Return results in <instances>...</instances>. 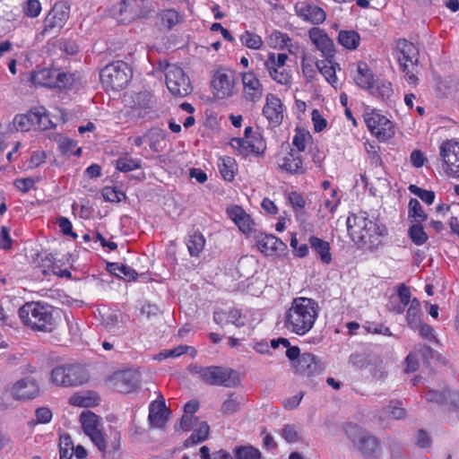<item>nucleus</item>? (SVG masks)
Segmentation results:
<instances>
[{
    "label": "nucleus",
    "instance_id": "21",
    "mask_svg": "<svg viewBox=\"0 0 459 459\" xmlns=\"http://www.w3.org/2000/svg\"><path fill=\"white\" fill-rule=\"evenodd\" d=\"M39 391V385L32 377L20 379L11 388V394L16 400L33 399L38 395Z\"/></svg>",
    "mask_w": 459,
    "mask_h": 459
},
{
    "label": "nucleus",
    "instance_id": "54",
    "mask_svg": "<svg viewBox=\"0 0 459 459\" xmlns=\"http://www.w3.org/2000/svg\"><path fill=\"white\" fill-rule=\"evenodd\" d=\"M110 267L114 273L119 277H125L129 281L136 279L137 273L128 265L113 263Z\"/></svg>",
    "mask_w": 459,
    "mask_h": 459
},
{
    "label": "nucleus",
    "instance_id": "8",
    "mask_svg": "<svg viewBox=\"0 0 459 459\" xmlns=\"http://www.w3.org/2000/svg\"><path fill=\"white\" fill-rule=\"evenodd\" d=\"M364 120L368 130L379 141L385 142L394 135L393 123L377 110L367 111L364 115Z\"/></svg>",
    "mask_w": 459,
    "mask_h": 459
},
{
    "label": "nucleus",
    "instance_id": "27",
    "mask_svg": "<svg viewBox=\"0 0 459 459\" xmlns=\"http://www.w3.org/2000/svg\"><path fill=\"white\" fill-rule=\"evenodd\" d=\"M160 400L152 401L149 405V421L152 426L161 428L167 421L166 405L161 394Z\"/></svg>",
    "mask_w": 459,
    "mask_h": 459
},
{
    "label": "nucleus",
    "instance_id": "12",
    "mask_svg": "<svg viewBox=\"0 0 459 459\" xmlns=\"http://www.w3.org/2000/svg\"><path fill=\"white\" fill-rule=\"evenodd\" d=\"M227 214L247 238H252L259 230L255 221L241 206L227 208Z\"/></svg>",
    "mask_w": 459,
    "mask_h": 459
},
{
    "label": "nucleus",
    "instance_id": "33",
    "mask_svg": "<svg viewBox=\"0 0 459 459\" xmlns=\"http://www.w3.org/2000/svg\"><path fill=\"white\" fill-rule=\"evenodd\" d=\"M338 43L347 50H356L360 43L359 34L353 30H342L338 33Z\"/></svg>",
    "mask_w": 459,
    "mask_h": 459
},
{
    "label": "nucleus",
    "instance_id": "9",
    "mask_svg": "<svg viewBox=\"0 0 459 459\" xmlns=\"http://www.w3.org/2000/svg\"><path fill=\"white\" fill-rule=\"evenodd\" d=\"M80 421L84 433L91 438L92 443L100 451L105 452L107 449V443L100 430L99 416L90 411H83L80 416Z\"/></svg>",
    "mask_w": 459,
    "mask_h": 459
},
{
    "label": "nucleus",
    "instance_id": "42",
    "mask_svg": "<svg viewBox=\"0 0 459 459\" xmlns=\"http://www.w3.org/2000/svg\"><path fill=\"white\" fill-rule=\"evenodd\" d=\"M420 303L417 299H412L406 314L408 325L411 329H417L421 322Z\"/></svg>",
    "mask_w": 459,
    "mask_h": 459
},
{
    "label": "nucleus",
    "instance_id": "30",
    "mask_svg": "<svg viewBox=\"0 0 459 459\" xmlns=\"http://www.w3.org/2000/svg\"><path fill=\"white\" fill-rule=\"evenodd\" d=\"M138 0H122L118 6L114 7L113 14L121 22H130L136 15L134 6Z\"/></svg>",
    "mask_w": 459,
    "mask_h": 459
},
{
    "label": "nucleus",
    "instance_id": "32",
    "mask_svg": "<svg viewBox=\"0 0 459 459\" xmlns=\"http://www.w3.org/2000/svg\"><path fill=\"white\" fill-rule=\"evenodd\" d=\"M102 318V325L110 333L119 334L122 332V325L119 320V313L115 310L106 309L100 311Z\"/></svg>",
    "mask_w": 459,
    "mask_h": 459
},
{
    "label": "nucleus",
    "instance_id": "5",
    "mask_svg": "<svg viewBox=\"0 0 459 459\" xmlns=\"http://www.w3.org/2000/svg\"><path fill=\"white\" fill-rule=\"evenodd\" d=\"M132 78V71L123 61H116L106 65L100 71V80L107 89L119 91L124 89Z\"/></svg>",
    "mask_w": 459,
    "mask_h": 459
},
{
    "label": "nucleus",
    "instance_id": "22",
    "mask_svg": "<svg viewBox=\"0 0 459 459\" xmlns=\"http://www.w3.org/2000/svg\"><path fill=\"white\" fill-rule=\"evenodd\" d=\"M346 432L349 436H351L353 432H359V435L358 437V440L355 437H352L351 438L352 441L357 444L359 450H360L366 456L369 457L376 453L378 447V443L374 437L361 433L360 429L356 425H349L346 429Z\"/></svg>",
    "mask_w": 459,
    "mask_h": 459
},
{
    "label": "nucleus",
    "instance_id": "17",
    "mask_svg": "<svg viewBox=\"0 0 459 459\" xmlns=\"http://www.w3.org/2000/svg\"><path fill=\"white\" fill-rule=\"evenodd\" d=\"M277 165L281 171L290 174H304L307 170L302 155L294 149L280 154Z\"/></svg>",
    "mask_w": 459,
    "mask_h": 459
},
{
    "label": "nucleus",
    "instance_id": "28",
    "mask_svg": "<svg viewBox=\"0 0 459 459\" xmlns=\"http://www.w3.org/2000/svg\"><path fill=\"white\" fill-rule=\"evenodd\" d=\"M308 243L312 251L323 264H330L332 263L333 256L331 254V246L328 241L316 236H311L308 239Z\"/></svg>",
    "mask_w": 459,
    "mask_h": 459
},
{
    "label": "nucleus",
    "instance_id": "15",
    "mask_svg": "<svg viewBox=\"0 0 459 459\" xmlns=\"http://www.w3.org/2000/svg\"><path fill=\"white\" fill-rule=\"evenodd\" d=\"M243 98L249 102H258L264 94V87L259 78L253 71L242 72L240 74Z\"/></svg>",
    "mask_w": 459,
    "mask_h": 459
},
{
    "label": "nucleus",
    "instance_id": "55",
    "mask_svg": "<svg viewBox=\"0 0 459 459\" xmlns=\"http://www.w3.org/2000/svg\"><path fill=\"white\" fill-rule=\"evenodd\" d=\"M55 75H56V76H55V88H59V89L70 88L74 82V76L72 74L61 72V71L56 69Z\"/></svg>",
    "mask_w": 459,
    "mask_h": 459
},
{
    "label": "nucleus",
    "instance_id": "58",
    "mask_svg": "<svg viewBox=\"0 0 459 459\" xmlns=\"http://www.w3.org/2000/svg\"><path fill=\"white\" fill-rule=\"evenodd\" d=\"M41 4L39 0H27L22 4L23 13L30 18H36L40 14Z\"/></svg>",
    "mask_w": 459,
    "mask_h": 459
},
{
    "label": "nucleus",
    "instance_id": "37",
    "mask_svg": "<svg viewBox=\"0 0 459 459\" xmlns=\"http://www.w3.org/2000/svg\"><path fill=\"white\" fill-rule=\"evenodd\" d=\"M41 115L37 113H28L16 115L13 118V126L16 130L26 132L30 130L35 122H39Z\"/></svg>",
    "mask_w": 459,
    "mask_h": 459
},
{
    "label": "nucleus",
    "instance_id": "56",
    "mask_svg": "<svg viewBox=\"0 0 459 459\" xmlns=\"http://www.w3.org/2000/svg\"><path fill=\"white\" fill-rule=\"evenodd\" d=\"M310 139V134L308 132H306L301 129H296L295 135L292 139V145L297 148V152L299 153L304 152L307 147V142Z\"/></svg>",
    "mask_w": 459,
    "mask_h": 459
},
{
    "label": "nucleus",
    "instance_id": "13",
    "mask_svg": "<svg viewBox=\"0 0 459 459\" xmlns=\"http://www.w3.org/2000/svg\"><path fill=\"white\" fill-rule=\"evenodd\" d=\"M69 14L70 8L65 3H56L44 20L42 33L47 34L56 29H62L67 22Z\"/></svg>",
    "mask_w": 459,
    "mask_h": 459
},
{
    "label": "nucleus",
    "instance_id": "52",
    "mask_svg": "<svg viewBox=\"0 0 459 459\" xmlns=\"http://www.w3.org/2000/svg\"><path fill=\"white\" fill-rule=\"evenodd\" d=\"M236 459H261V452L252 446H243L236 447L235 451Z\"/></svg>",
    "mask_w": 459,
    "mask_h": 459
},
{
    "label": "nucleus",
    "instance_id": "50",
    "mask_svg": "<svg viewBox=\"0 0 459 459\" xmlns=\"http://www.w3.org/2000/svg\"><path fill=\"white\" fill-rule=\"evenodd\" d=\"M268 44L274 48L283 49L284 45L290 41L288 34L278 30H273L267 37Z\"/></svg>",
    "mask_w": 459,
    "mask_h": 459
},
{
    "label": "nucleus",
    "instance_id": "2",
    "mask_svg": "<svg viewBox=\"0 0 459 459\" xmlns=\"http://www.w3.org/2000/svg\"><path fill=\"white\" fill-rule=\"evenodd\" d=\"M319 307L312 299L299 297L292 300L284 316V327L303 336L313 327L318 317Z\"/></svg>",
    "mask_w": 459,
    "mask_h": 459
},
{
    "label": "nucleus",
    "instance_id": "35",
    "mask_svg": "<svg viewBox=\"0 0 459 459\" xmlns=\"http://www.w3.org/2000/svg\"><path fill=\"white\" fill-rule=\"evenodd\" d=\"M88 379L89 375L83 367L80 365H68L66 387L82 385L86 383Z\"/></svg>",
    "mask_w": 459,
    "mask_h": 459
},
{
    "label": "nucleus",
    "instance_id": "39",
    "mask_svg": "<svg viewBox=\"0 0 459 459\" xmlns=\"http://www.w3.org/2000/svg\"><path fill=\"white\" fill-rule=\"evenodd\" d=\"M218 168L221 177L226 181H232L235 178L237 171V164L233 158L230 156H224L219 159Z\"/></svg>",
    "mask_w": 459,
    "mask_h": 459
},
{
    "label": "nucleus",
    "instance_id": "14",
    "mask_svg": "<svg viewBox=\"0 0 459 459\" xmlns=\"http://www.w3.org/2000/svg\"><path fill=\"white\" fill-rule=\"evenodd\" d=\"M110 382L117 392L128 394L138 388L141 377L136 370L118 371L110 377Z\"/></svg>",
    "mask_w": 459,
    "mask_h": 459
},
{
    "label": "nucleus",
    "instance_id": "25",
    "mask_svg": "<svg viewBox=\"0 0 459 459\" xmlns=\"http://www.w3.org/2000/svg\"><path fill=\"white\" fill-rule=\"evenodd\" d=\"M230 145L243 156L259 154L264 149L263 142L254 137L233 138Z\"/></svg>",
    "mask_w": 459,
    "mask_h": 459
},
{
    "label": "nucleus",
    "instance_id": "19",
    "mask_svg": "<svg viewBox=\"0 0 459 459\" xmlns=\"http://www.w3.org/2000/svg\"><path fill=\"white\" fill-rule=\"evenodd\" d=\"M213 93L218 99H227L235 94V82L231 75L217 71L212 81Z\"/></svg>",
    "mask_w": 459,
    "mask_h": 459
},
{
    "label": "nucleus",
    "instance_id": "44",
    "mask_svg": "<svg viewBox=\"0 0 459 459\" xmlns=\"http://www.w3.org/2000/svg\"><path fill=\"white\" fill-rule=\"evenodd\" d=\"M154 136L165 139L166 134L160 128H152L143 135L129 138L128 140L132 141L133 143L137 147H140L144 142L148 140L150 142V148L152 150H156V143L152 141Z\"/></svg>",
    "mask_w": 459,
    "mask_h": 459
},
{
    "label": "nucleus",
    "instance_id": "4",
    "mask_svg": "<svg viewBox=\"0 0 459 459\" xmlns=\"http://www.w3.org/2000/svg\"><path fill=\"white\" fill-rule=\"evenodd\" d=\"M187 370L190 374L197 376L203 382L211 385L232 387L238 382L237 373L229 368L203 367L198 364H190Z\"/></svg>",
    "mask_w": 459,
    "mask_h": 459
},
{
    "label": "nucleus",
    "instance_id": "60",
    "mask_svg": "<svg viewBox=\"0 0 459 459\" xmlns=\"http://www.w3.org/2000/svg\"><path fill=\"white\" fill-rule=\"evenodd\" d=\"M288 200L294 210L296 215L302 213L306 205V201L303 196L298 192H290Z\"/></svg>",
    "mask_w": 459,
    "mask_h": 459
},
{
    "label": "nucleus",
    "instance_id": "40",
    "mask_svg": "<svg viewBox=\"0 0 459 459\" xmlns=\"http://www.w3.org/2000/svg\"><path fill=\"white\" fill-rule=\"evenodd\" d=\"M267 70L269 76L275 82L281 84L286 87H290L292 82V76L289 70L285 67L278 68L274 66H264Z\"/></svg>",
    "mask_w": 459,
    "mask_h": 459
},
{
    "label": "nucleus",
    "instance_id": "45",
    "mask_svg": "<svg viewBox=\"0 0 459 459\" xmlns=\"http://www.w3.org/2000/svg\"><path fill=\"white\" fill-rule=\"evenodd\" d=\"M210 427L206 422H201L199 427L185 441V446L189 447L204 442L208 438Z\"/></svg>",
    "mask_w": 459,
    "mask_h": 459
},
{
    "label": "nucleus",
    "instance_id": "51",
    "mask_svg": "<svg viewBox=\"0 0 459 459\" xmlns=\"http://www.w3.org/2000/svg\"><path fill=\"white\" fill-rule=\"evenodd\" d=\"M408 215L417 222H422L427 220V214L424 212L420 203L415 198H411L409 202Z\"/></svg>",
    "mask_w": 459,
    "mask_h": 459
},
{
    "label": "nucleus",
    "instance_id": "63",
    "mask_svg": "<svg viewBox=\"0 0 459 459\" xmlns=\"http://www.w3.org/2000/svg\"><path fill=\"white\" fill-rule=\"evenodd\" d=\"M102 195L106 201L113 203L120 202L126 197L125 194L122 191L117 190L116 187L113 186H105L102 189Z\"/></svg>",
    "mask_w": 459,
    "mask_h": 459
},
{
    "label": "nucleus",
    "instance_id": "31",
    "mask_svg": "<svg viewBox=\"0 0 459 459\" xmlns=\"http://www.w3.org/2000/svg\"><path fill=\"white\" fill-rule=\"evenodd\" d=\"M426 400L431 403H443L448 399L451 403L459 408V393L458 392H451L449 390H445L444 392H439L436 390H429L425 394Z\"/></svg>",
    "mask_w": 459,
    "mask_h": 459
},
{
    "label": "nucleus",
    "instance_id": "7",
    "mask_svg": "<svg viewBox=\"0 0 459 459\" xmlns=\"http://www.w3.org/2000/svg\"><path fill=\"white\" fill-rule=\"evenodd\" d=\"M166 85L176 97H185L191 93L192 85L183 69L176 65H168L165 71Z\"/></svg>",
    "mask_w": 459,
    "mask_h": 459
},
{
    "label": "nucleus",
    "instance_id": "59",
    "mask_svg": "<svg viewBox=\"0 0 459 459\" xmlns=\"http://www.w3.org/2000/svg\"><path fill=\"white\" fill-rule=\"evenodd\" d=\"M409 191L428 204H433L435 200V193L433 191L422 189L415 185H410Z\"/></svg>",
    "mask_w": 459,
    "mask_h": 459
},
{
    "label": "nucleus",
    "instance_id": "61",
    "mask_svg": "<svg viewBox=\"0 0 459 459\" xmlns=\"http://www.w3.org/2000/svg\"><path fill=\"white\" fill-rule=\"evenodd\" d=\"M288 60V56L284 53H269L267 59L264 62V66H274L278 68L285 67V64Z\"/></svg>",
    "mask_w": 459,
    "mask_h": 459
},
{
    "label": "nucleus",
    "instance_id": "57",
    "mask_svg": "<svg viewBox=\"0 0 459 459\" xmlns=\"http://www.w3.org/2000/svg\"><path fill=\"white\" fill-rule=\"evenodd\" d=\"M39 181V178H21L13 181L14 186L22 193H28L35 187V184Z\"/></svg>",
    "mask_w": 459,
    "mask_h": 459
},
{
    "label": "nucleus",
    "instance_id": "24",
    "mask_svg": "<svg viewBox=\"0 0 459 459\" xmlns=\"http://www.w3.org/2000/svg\"><path fill=\"white\" fill-rule=\"evenodd\" d=\"M153 113V100L146 92L137 94L134 105L131 108L129 116L132 118H151Z\"/></svg>",
    "mask_w": 459,
    "mask_h": 459
},
{
    "label": "nucleus",
    "instance_id": "20",
    "mask_svg": "<svg viewBox=\"0 0 459 459\" xmlns=\"http://www.w3.org/2000/svg\"><path fill=\"white\" fill-rule=\"evenodd\" d=\"M259 251L265 255H273L278 250H281L284 243L272 234H267L258 230L252 237Z\"/></svg>",
    "mask_w": 459,
    "mask_h": 459
},
{
    "label": "nucleus",
    "instance_id": "3",
    "mask_svg": "<svg viewBox=\"0 0 459 459\" xmlns=\"http://www.w3.org/2000/svg\"><path fill=\"white\" fill-rule=\"evenodd\" d=\"M54 308L44 302H28L19 309L22 323L33 331L52 332L56 327Z\"/></svg>",
    "mask_w": 459,
    "mask_h": 459
},
{
    "label": "nucleus",
    "instance_id": "41",
    "mask_svg": "<svg viewBox=\"0 0 459 459\" xmlns=\"http://www.w3.org/2000/svg\"><path fill=\"white\" fill-rule=\"evenodd\" d=\"M160 24L168 30L183 21V16L175 9H165L158 13Z\"/></svg>",
    "mask_w": 459,
    "mask_h": 459
},
{
    "label": "nucleus",
    "instance_id": "43",
    "mask_svg": "<svg viewBox=\"0 0 459 459\" xmlns=\"http://www.w3.org/2000/svg\"><path fill=\"white\" fill-rule=\"evenodd\" d=\"M142 167V160L124 154L116 160V169L121 172H130Z\"/></svg>",
    "mask_w": 459,
    "mask_h": 459
},
{
    "label": "nucleus",
    "instance_id": "16",
    "mask_svg": "<svg viewBox=\"0 0 459 459\" xmlns=\"http://www.w3.org/2000/svg\"><path fill=\"white\" fill-rule=\"evenodd\" d=\"M294 9L302 21L311 24L319 25L326 20V13L311 2L299 1L295 4Z\"/></svg>",
    "mask_w": 459,
    "mask_h": 459
},
{
    "label": "nucleus",
    "instance_id": "6",
    "mask_svg": "<svg viewBox=\"0 0 459 459\" xmlns=\"http://www.w3.org/2000/svg\"><path fill=\"white\" fill-rule=\"evenodd\" d=\"M438 150L439 160L444 172L449 177L459 178V140L443 141Z\"/></svg>",
    "mask_w": 459,
    "mask_h": 459
},
{
    "label": "nucleus",
    "instance_id": "48",
    "mask_svg": "<svg viewBox=\"0 0 459 459\" xmlns=\"http://www.w3.org/2000/svg\"><path fill=\"white\" fill-rule=\"evenodd\" d=\"M239 39L244 46L255 50L260 49L264 44V41L259 35L249 30L244 31Z\"/></svg>",
    "mask_w": 459,
    "mask_h": 459
},
{
    "label": "nucleus",
    "instance_id": "36",
    "mask_svg": "<svg viewBox=\"0 0 459 459\" xmlns=\"http://www.w3.org/2000/svg\"><path fill=\"white\" fill-rule=\"evenodd\" d=\"M190 353L192 358L196 356V351L194 347L181 344L173 349L162 350L154 356V359L164 360L169 358H178L183 354Z\"/></svg>",
    "mask_w": 459,
    "mask_h": 459
},
{
    "label": "nucleus",
    "instance_id": "46",
    "mask_svg": "<svg viewBox=\"0 0 459 459\" xmlns=\"http://www.w3.org/2000/svg\"><path fill=\"white\" fill-rule=\"evenodd\" d=\"M316 63V61H315V58L312 56L303 53L301 58V70L304 77L307 81H312L316 76L318 69Z\"/></svg>",
    "mask_w": 459,
    "mask_h": 459
},
{
    "label": "nucleus",
    "instance_id": "18",
    "mask_svg": "<svg viewBox=\"0 0 459 459\" xmlns=\"http://www.w3.org/2000/svg\"><path fill=\"white\" fill-rule=\"evenodd\" d=\"M351 76L354 83L363 89L369 90L375 83V76L368 65L364 61H359L350 65Z\"/></svg>",
    "mask_w": 459,
    "mask_h": 459
},
{
    "label": "nucleus",
    "instance_id": "29",
    "mask_svg": "<svg viewBox=\"0 0 459 459\" xmlns=\"http://www.w3.org/2000/svg\"><path fill=\"white\" fill-rule=\"evenodd\" d=\"M316 67L318 72L324 76L328 83L333 87L339 86V80L336 75V69H340L337 63H333V59L316 60Z\"/></svg>",
    "mask_w": 459,
    "mask_h": 459
},
{
    "label": "nucleus",
    "instance_id": "10",
    "mask_svg": "<svg viewBox=\"0 0 459 459\" xmlns=\"http://www.w3.org/2000/svg\"><path fill=\"white\" fill-rule=\"evenodd\" d=\"M394 56L398 61L403 71L409 68H414L419 61V49L411 42L402 39L396 42L395 48L393 52Z\"/></svg>",
    "mask_w": 459,
    "mask_h": 459
},
{
    "label": "nucleus",
    "instance_id": "34",
    "mask_svg": "<svg viewBox=\"0 0 459 459\" xmlns=\"http://www.w3.org/2000/svg\"><path fill=\"white\" fill-rule=\"evenodd\" d=\"M55 74L56 69H39L32 73L31 82L35 85L55 88Z\"/></svg>",
    "mask_w": 459,
    "mask_h": 459
},
{
    "label": "nucleus",
    "instance_id": "49",
    "mask_svg": "<svg viewBox=\"0 0 459 459\" xmlns=\"http://www.w3.org/2000/svg\"><path fill=\"white\" fill-rule=\"evenodd\" d=\"M409 236L411 241L417 246H421L428 240V235L425 232L421 222H417L410 227Z\"/></svg>",
    "mask_w": 459,
    "mask_h": 459
},
{
    "label": "nucleus",
    "instance_id": "23",
    "mask_svg": "<svg viewBox=\"0 0 459 459\" xmlns=\"http://www.w3.org/2000/svg\"><path fill=\"white\" fill-rule=\"evenodd\" d=\"M296 371L306 376L322 373L325 369L323 363L311 353H303L295 364Z\"/></svg>",
    "mask_w": 459,
    "mask_h": 459
},
{
    "label": "nucleus",
    "instance_id": "62",
    "mask_svg": "<svg viewBox=\"0 0 459 459\" xmlns=\"http://www.w3.org/2000/svg\"><path fill=\"white\" fill-rule=\"evenodd\" d=\"M362 329L368 333L383 334L387 336L392 335L390 329L382 324L366 322L362 325Z\"/></svg>",
    "mask_w": 459,
    "mask_h": 459
},
{
    "label": "nucleus",
    "instance_id": "64",
    "mask_svg": "<svg viewBox=\"0 0 459 459\" xmlns=\"http://www.w3.org/2000/svg\"><path fill=\"white\" fill-rule=\"evenodd\" d=\"M281 437L288 443H296L299 440L298 429L294 425H285L281 429Z\"/></svg>",
    "mask_w": 459,
    "mask_h": 459
},
{
    "label": "nucleus",
    "instance_id": "53",
    "mask_svg": "<svg viewBox=\"0 0 459 459\" xmlns=\"http://www.w3.org/2000/svg\"><path fill=\"white\" fill-rule=\"evenodd\" d=\"M68 376V365H62L52 369L50 379L51 382L58 386L66 387V379Z\"/></svg>",
    "mask_w": 459,
    "mask_h": 459
},
{
    "label": "nucleus",
    "instance_id": "26",
    "mask_svg": "<svg viewBox=\"0 0 459 459\" xmlns=\"http://www.w3.org/2000/svg\"><path fill=\"white\" fill-rule=\"evenodd\" d=\"M263 114L273 126L280 125L283 118L281 100L273 94H267Z\"/></svg>",
    "mask_w": 459,
    "mask_h": 459
},
{
    "label": "nucleus",
    "instance_id": "11",
    "mask_svg": "<svg viewBox=\"0 0 459 459\" xmlns=\"http://www.w3.org/2000/svg\"><path fill=\"white\" fill-rule=\"evenodd\" d=\"M307 36L325 59H333L334 57L336 50L333 40L325 30L316 26L312 27L308 30Z\"/></svg>",
    "mask_w": 459,
    "mask_h": 459
},
{
    "label": "nucleus",
    "instance_id": "1",
    "mask_svg": "<svg viewBox=\"0 0 459 459\" xmlns=\"http://www.w3.org/2000/svg\"><path fill=\"white\" fill-rule=\"evenodd\" d=\"M347 228L352 240L361 247L377 249L387 234L385 225L367 212L352 213L347 218Z\"/></svg>",
    "mask_w": 459,
    "mask_h": 459
},
{
    "label": "nucleus",
    "instance_id": "47",
    "mask_svg": "<svg viewBox=\"0 0 459 459\" xmlns=\"http://www.w3.org/2000/svg\"><path fill=\"white\" fill-rule=\"evenodd\" d=\"M368 91L373 96L382 100L389 99L394 92L392 83L388 81H379L377 85L374 83L372 88Z\"/></svg>",
    "mask_w": 459,
    "mask_h": 459
},
{
    "label": "nucleus",
    "instance_id": "38",
    "mask_svg": "<svg viewBox=\"0 0 459 459\" xmlns=\"http://www.w3.org/2000/svg\"><path fill=\"white\" fill-rule=\"evenodd\" d=\"M186 246L190 255L198 256L205 246L204 236L197 230L190 232L186 239Z\"/></svg>",
    "mask_w": 459,
    "mask_h": 459
}]
</instances>
